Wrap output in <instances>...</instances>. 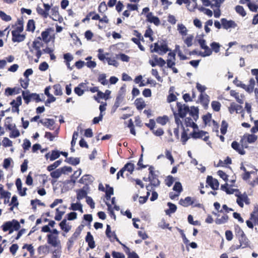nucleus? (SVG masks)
<instances>
[{"label": "nucleus", "instance_id": "1", "mask_svg": "<svg viewBox=\"0 0 258 258\" xmlns=\"http://www.w3.org/2000/svg\"><path fill=\"white\" fill-rule=\"evenodd\" d=\"M154 169V168L153 166H149V181H150V183L146 186V188L148 191L153 190L154 187L158 186L160 183L158 176L155 174Z\"/></svg>", "mask_w": 258, "mask_h": 258}, {"label": "nucleus", "instance_id": "2", "mask_svg": "<svg viewBox=\"0 0 258 258\" xmlns=\"http://www.w3.org/2000/svg\"><path fill=\"white\" fill-rule=\"evenodd\" d=\"M22 96L25 103L28 104L31 101H35L36 102H41L42 100L39 95L37 93H30L29 91H22Z\"/></svg>", "mask_w": 258, "mask_h": 258}, {"label": "nucleus", "instance_id": "3", "mask_svg": "<svg viewBox=\"0 0 258 258\" xmlns=\"http://www.w3.org/2000/svg\"><path fill=\"white\" fill-rule=\"evenodd\" d=\"M84 226L83 225H79L75 232L73 234L71 237L68 239V241L67 243V249L69 251L70 250L73 246L74 243L75 241H76L78 237L80 236L81 231H82Z\"/></svg>", "mask_w": 258, "mask_h": 258}, {"label": "nucleus", "instance_id": "4", "mask_svg": "<svg viewBox=\"0 0 258 258\" xmlns=\"http://www.w3.org/2000/svg\"><path fill=\"white\" fill-rule=\"evenodd\" d=\"M233 83L237 86L242 88V89H244L246 92L250 93L253 92L255 83V80L253 78H251L249 80V84L247 86L242 83L241 81L238 80L237 78H236L234 80Z\"/></svg>", "mask_w": 258, "mask_h": 258}, {"label": "nucleus", "instance_id": "5", "mask_svg": "<svg viewBox=\"0 0 258 258\" xmlns=\"http://www.w3.org/2000/svg\"><path fill=\"white\" fill-rule=\"evenodd\" d=\"M257 140V136L254 134H245L241 138L240 143L244 146V148L248 147V144H253Z\"/></svg>", "mask_w": 258, "mask_h": 258}, {"label": "nucleus", "instance_id": "6", "mask_svg": "<svg viewBox=\"0 0 258 258\" xmlns=\"http://www.w3.org/2000/svg\"><path fill=\"white\" fill-rule=\"evenodd\" d=\"M44 9H42L39 5L36 7L37 14L43 19H46L49 17V12L51 9V6L48 4L43 3Z\"/></svg>", "mask_w": 258, "mask_h": 258}, {"label": "nucleus", "instance_id": "7", "mask_svg": "<svg viewBox=\"0 0 258 258\" xmlns=\"http://www.w3.org/2000/svg\"><path fill=\"white\" fill-rule=\"evenodd\" d=\"M47 243L53 247H60V241L58 236L53 234H48L46 235Z\"/></svg>", "mask_w": 258, "mask_h": 258}, {"label": "nucleus", "instance_id": "8", "mask_svg": "<svg viewBox=\"0 0 258 258\" xmlns=\"http://www.w3.org/2000/svg\"><path fill=\"white\" fill-rule=\"evenodd\" d=\"M238 239L239 240L240 244L236 246L232 245L231 247L232 250L238 249L240 248H244L249 246V241L246 236V235H244L242 237H238Z\"/></svg>", "mask_w": 258, "mask_h": 258}, {"label": "nucleus", "instance_id": "9", "mask_svg": "<svg viewBox=\"0 0 258 258\" xmlns=\"http://www.w3.org/2000/svg\"><path fill=\"white\" fill-rule=\"evenodd\" d=\"M169 49L166 43H162L161 45H159L158 43H154V48L151 50V52H157L159 54L166 53Z\"/></svg>", "mask_w": 258, "mask_h": 258}, {"label": "nucleus", "instance_id": "10", "mask_svg": "<svg viewBox=\"0 0 258 258\" xmlns=\"http://www.w3.org/2000/svg\"><path fill=\"white\" fill-rule=\"evenodd\" d=\"M206 134H208V133L204 131H199L198 132L194 131L190 134L189 136L194 139H202L204 141L207 142L209 141V136H205Z\"/></svg>", "mask_w": 258, "mask_h": 258}, {"label": "nucleus", "instance_id": "11", "mask_svg": "<svg viewBox=\"0 0 258 258\" xmlns=\"http://www.w3.org/2000/svg\"><path fill=\"white\" fill-rule=\"evenodd\" d=\"M176 106L178 115L181 118H184L188 111H189V107L180 102H177Z\"/></svg>", "mask_w": 258, "mask_h": 258}, {"label": "nucleus", "instance_id": "12", "mask_svg": "<svg viewBox=\"0 0 258 258\" xmlns=\"http://www.w3.org/2000/svg\"><path fill=\"white\" fill-rule=\"evenodd\" d=\"M206 187L210 186L213 190H217L219 188V183L217 179L214 178L212 176L208 175L206 179Z\"/></svg>", "mask_w": 258, "mask_h": 258}, {"label": "nucleus", "instance_id": "13", "mask_svg": "<svg viewBox=\"0 0 258 258\" xmlns=\"http://www.w3.org/2000/svg\"><path fill=\"white\" fill-rule=\"evenodd\" d=\"M51 251V247L49 245L44 244L40 245L37 248V252L41 257H44L45 256L48 254Z\"/></svg>", "mask_w": 258, "mask_h": 258}, {"label": "nucleus", "instance_id": "14", "mask_svg": "<svg viewBox=\"0 0 258 258\" xmlns=\"http://www.w3.org/2000/svg\"><path fill=\"white\" fill-rule=\"evenodd\" d=\"M222 27L225 29L229 28H234L237 26L236 23L233 20H227L226 18H222L221 19Z\"/></svg>", "mask_w": 258, "mask_h": 258}, {"label": "nucleus", "instance_id": "15", "mask_svg": "<svg viewBox=\"0 0 258 258\" xmlns=\"http://www.w3.org/2000/svg\"><path fill=\"white\" fill-rule=\"evenodd\" d=\"M243 110L244 109L241 105L237 104L234 102L231 103L228 107V111L231 114H233L234 112L239 113Z\"/></svg>", "mask_w": 258, "mask_h": 258}, {"label": "nucleus", "instance_id": "16", "mask_svg": "<svg viewBox=\"0 0 258 258\" xmlns=\"http://www.w3.org/2000/svg\"><path fill=\"white\" fill-rule=\"evenodd\" d=\"M231 147L239 154L243 155L245 154V151L244 150V146L242 144L238 143L236 141H233L231 144Z\"/></svg>", "mask_w": 258, "mask_h": 258}, {"label": "nucleus", "instance_id": "17", "mask_svg": "<svg viewBox=\"0 0 258 258\" xmlns=\"http://www.w3.org/2000/svg\"><path fill=\"white\" fill-rule=\"evenodd\" d=\"M146 20L151 23H153L156 26H159L160 24L159 18L153 16L152 12L148 13L146 15Z\"/></svg>", "mask_w": 258, "mask_h": 258}, {"label": "nucleus", "instance_id": "18", "mask_svg": "<svg viewBox=\"0 0 258 258\" xmlns=\"http://www.w3.org/2000/svg\"><path fill=\"white\" fill-rule=\"evenodd\" d=\"M196 199L192 200L190 197H187L184 199H181L179 201V204L184 207H187L190 205H194Z\"/></svg>", "mask_w": 258, "mask_h": 258}, {"label": "nucleus", "instance_id": "19", "mask_svg": "<svg viewBox=\"0 0 258 258\" xmlns=\"http://www.w3.org/2000/svg\"><path fill=\"white\" fill-rule=\"evenodd\" d=\"M39 122H40L44 126H46L49 130H53V126L55 123V121L53 119L45 118L44 120L41 119L39 120Z\"/></svg>", "mask_w": 258, "mask_h": 258}, {"label": "nucleus", "instance_id": "20", "mask_svg": "<svg viewBox=\"0 0 258 258\" xmlns=\"http://www.w3.org/2000/svg\"><path fill=\"white\" fill-rule=\"evenodd\" d=\"M199 99L204 108L205 109H207L210 101L209 96L206 94H201Z\"/></svg>", "mask_w": 258, "mask_h": 258}, {"label": "nucleus", "instance_id": "21", "mask_svg": "<svg viewBox=\"0 0 258 258\" xmlns=\"http://www.w3.org/2000/svg\"><path fill=\"white\" fill-rule=\"evenodd\" d=\"M93 181V177L89 174L83 175L79 180L80 183L88 185L91 184Z\"/></svg>", "mask_w": 258, "mask_h": 258}, {"label": "nucleus", "instance_id": "22", "mask_svg": "<svg viewBox=\"0 0 258 258\" xmlns=\"http://www.w3.org/2000/svg\"><path fill=\"white\" fill-rule=\"evenodd\" d=\"M12 41L14 42H20L24 41L25 39V35L20 34V33H16L15 31H12Z\"/></svg>", "mask_w": 258, "mask_h": 258}, {"label": "nucleus", "instance_id": "23", "mask_svg": "<svg viewBox=\"0 0 258 258\" xmlns=\"http://www.w3.org/2000/svg\"><path fill=\"white\" fill-rule=\"evenodd\" d=\"M86 83H81L77 87L75 88L74 92L77 95L81 96L84 93Z\"/></svg>", "mask_w": 258, "mask_h": 258}, {"label": "nucleus", "instance_id": "24", "mask_svg": "<svg viewBox=\"0 0 258 258\" xmlns=\"http://www.w3.org/2000/svg\"><path fill=\"white\" fill-rule=\"evenodd\" d=\"M169 58L167 60V65L169 68H172L175 65V53L173 52H170L168 54Z\"/></svg>", "mask_w": 258, "mask_h": 258}, {"label": "nucleus", "instance_id": "25", "mask_svg": "<svg viewBox=\"0 0 258 258\" xmlns=\"http://www.w3.org/2000/svg\"><path fill=\"white\" fill-rule=\"evenodd\" d=\"M85 240L88 243V246L90 248L93 249L95 248V243L94 238L90 232L87 233L85 238Z\"/></svg>", "mask_w": 258, "mask_h": 258}, {"label": "nucleus", "instance_id": "26", "mask_svg": "<svg viewBox=\"0 0 258 258\" xmlns=\"http://www.w3.org/2000/svg\"><path fill=\"white\" fill-rule=\"evenodd\" d=\"M135 105L138 110H142L146 106L144 100L142 98L136 99L135 101Z\"/></svg>", "mask_w": 258, "mask_h": 258}, {"label": "nucleus", "instance_id": "27", "mask_svg": "<svg viewBox=\"0 0 258 258\" xmlns=\"http://www.w3.org/2000/svg\"><path fill=\"white\" fill-rule=\"evenodd\" d=\"M188 113H189V115L192 117L193 119L196 121L199 118L198 108L195 106H191Z\"/></svg>", "mask_w": 258, "mask_h": 258}, {"label": "nucleus", "instance_id": "28", "mask_svg": "<svg viewBox=\"0 0 258 258\" xmlns=\"http://www.w3.org/2000/svg\"><path fill=\"white\" fill-rule=\"evenodd\" d=\"M184 123L186 127H191L194 130L198 129V125L195 123L190 117H186L184 119Z\"/></svg>", "mask_w": 258, "mask_h": 258}, {"label": "nucleus", "instance_id": "29", "mask_svg": "<svg viewBox=\"0 0 258 258\" xmlns=\"http://www.w3.org/2000/svg\"><path fill=\"white\" fill-rule=\"evenodd\" d=\"M61 229L66 233H68L71 229V226L67 224V219H63L59 224Z\"/></svg>", "mask_w": 258, "mask_h": 258}, {"label": "nucleus", "instance_id": "30", "mask_svg": "<svg viewBox=\"0 0 258 258\" xmlns=\"http://www.w3.org/2000/svg\"><path fill=\"white\" fill-rule=\"evenodd\" d=\"M105 186L106 188L104 191L105 192V197L107 200H109L111 198V196L113 195V188L110 186L108 184H106Z\"/></svg>", "mask_w": 258, "mask_h": 258}, {"label": "nucleus", "instance_id": "31", "mask_svg": "<svg viewBox=\"0 0 258 258\" xmlns=\"http://www.w3.org/2000/svg\"><path fill=\"white\" fill-rule=\"evenodd\" d=\"M23 249H26L30 253V256L33 257L34 256L35 250L32 244H24L22 247Z\"/></svg>", "mask_w": 258, "mask_h": 258}, {"label": "nucleus", "instance_id": "32", "mask_svg": "<svg viewBox=\"0 0 258 258\" xmlns=\"http://www.w3.org/2000/svg\"><path fill=\"white\" fill-rule=\"evenodd\" d=\"M64 161L70 164L76 166L80 163V160L79 158H74L72 157L66 158Z\"/></svg>", "mask_w": 258, "mask_h": 258}, {"label": "nucleus", "instance_id": "33", "mask_svg": "<svg viewBox=\"0 0 258 258\" xmlns=\"http://www.w3.org/2000/svg\"><path fill=\"white\" fill-rule=\"evenodd\" d=\"M12 224L13 223L11 221L5 222L2 226L3 230L5 232L9 231V233H12L13 232Z\"/></svg>", "mask_w": 258, "mask_h": 258}, {"label": "nucleus", "instance_id": "34", "mask_svg": "<svg viewBox=\"0 0 258 258\" xmlns=\"http://www.w3.org/2000/svg\"><path fill=\"white\" fill-rule=\"evenodd\" d=\"M87 191L83 189H80L77 191V199L78 201H80L84 198L88 197Z\"/></svg>", "mask_w": 258, "mask_h": 258}, {"label": "nucleus", "instance_id": "35", "mask_svg": "<svg viewBox=\"0 0 258 258\" xmlns=\"http://www.w3.org/2000/svg\"><path fill=\"white\" fill-rule=\"evenodd\" d=\"M177 30L182 36H184L187 34V29L182 24H178Z\"/></svg>", "mask_w": 258, "mask_h": 258}, {"label": "nucleus", "instance_id": "36", "mask_svg": "<svg viewBox=\"0 0 258 258\" xmlns=\"http://www.w3.org/2000/svg\"><path fill=\"white\" fill-rule=\"evenodd\" d=\"M61 162L62 160L60 159L55 161L53 163L47 166V170L49 172L52 171L53 170L58 167Z\"/></svg>", "mask_w": 258, "mask_h": 258}, {"label": "nucleus", "instance_id": "37", "mask_svg": "<svg viewBox=\"0 0 258 258\" xmlns=\"http://www.w3.org/2000/svg\"><path fill=\"white\" fill-rule=\"evenodd\" d=\"M167 205L169 207V209L166 210V214L167 215H170L171 213H174L175 212L177 209L176 206L170 202L167 203Z\"/></svg>", "mask_w": 258, "mask_h": 258}, {"label": "nucleus", "instance_id": "38", "mask_svg": "<svg viewBox=\"0 0 258 258\" xmlns=\"http://www.w3.org/2000/svg\"><path fill=\"white\" fill-rule=\"evenodd\" d=\"M122 168L124 171L126 170L129 172L130 174H132L135 169V165L133 163L128 162L124 165Z\"/></svg>", "mask_w": 258, "mask_h": 258}, {"label": "nucleus", "instance_id": "39", "mask_svg": "<svg viewBox=\"0 0 258 258\" xmlns=\"http://www.w3.org/2000/svg\"><path fill=\"white\" fill-rule=\"evenodd\" d=\"M123 98H124L123 94L120 93L119 94H118L117 96L116 99H115L114 104V107L115 108H117L119 106L120 104L122 102Z\"/></svg>", "mask_w": 258, "mask_h": 258}, {"label": "nucleus", "instance_id": "40", "mask_svg": "<svg viewBox=\"0 0 258 258\" xmlns=\"http://www.w3.org/2000/svg\"><path fill=\"white\" fill-rule=\"evenodd\" d=\"M168 120V117L166 115H164L163 116H159L156 119L157 122L162 125H165Z\"/></svg>", "mask_w": 258, "mask_h": 258}, {"label": "nucleus", "instance_id": "41", "mask_svg": "<svg viewBox=\"0 0 258 258\" xmlns=\"http://www.w3.org/2000/svg\"><path fill=\"white\" fill-rule=\"evenodd\" d=\"M35 29V21L33 19L28 20L26 30L34 32Z\"/></svg>", "mask_w": 258, "mask_h": 258}, {"label": "nucleus", "instance_id": "42", "mask_svg": "<svg viewBox=\"0 0 258 258\" xmlns=\"http://www.w3.org/2000/svg\"><path fill=\"white\" fill-rule=\"evenodd\" d=\"M210 46L212 49V52L213 51L215 53H218L220 51L221 45L216 42H213L210 44Z\"/></svg>", "mask_w": 258, "mask_h": 258}, {"label": "nucleus", "instance_id": "43", "mask_svg": "<svg viewBox=\"0 0 258 258\" xmlns=\"http://www.w3.org/2000/svg\"><path fill=\"white\" fill-rule=\"evenodd\" d=\"M228 219V216L227 214H224L221 218H217L215 220V223L218 225L224 224L227 222Z\"/></svg>", "mask_w": 258, "mask_h": 258}, {"label": "nucleus", "instance_id": "44", "mask_svg": "<svg viewBox=\"0 0 258 258\" xmlns=\"http://www.w3.org/2000/svg\"><path fill=\"white\" fill-rule=\"evenodd\" d=\"M235 196L237 197V198L236 200V203L240 207L243 208L244 206V204L242 194H241L240 192L239 191L238 193L235 194Z\"/></svg>", "mask_w": 258, "mask_h": 258}, {"label": "nucleus", "instance_id": "45", "mask_svg": "<svg viewBox=\"0 0 258 258\" xmlns=\"http://www.w3.org/2000/svg\"><path fill=\"white\" fill-rule=\"evenodd\" d=\"M221 103L218 101H213L211 103V107L214 111H219L221 109Z\"/></svg>", "mask_w": 258, "mask_h": 258}, {"label": "nucleus", "instance_id": "46", "mask_svg": "<svg viewBox=\"0 0 258 258\" xmlns=\"http://www.w3.org/2000/svg\"><path fill=\"white\" fill-rule=\"evenodd\" d=\"M235 10L237 14L242 17H244L246 15L245 11L244 10L243 7L241 6H236L235 8Z\"/></svg>", "mask_w": 258, "mask_h": 258}, {"label": "nucleus", "instance_id": "47", "mask_svg": "<svg viewBox=\"0 0 258 258\" xmlns=\"http://www.w3.org/2000/svg\"><path fill=\"white\" fill-rule=\"evenodd\" d=\"M54 89V94L56 96H59L62 95V89L61 86L59 84L54 85L53 86Z\"/></svg>", "mask_w": 258, "mask_h": 258}, {"label": "nucleus", "instance_id": "48", "mask_svg": "<svg viewBox=\"0 0 258 258\" xmlns=\"http://www.w3.org/2000/svg\"><path fill=\"white\" fill-rule=\"evenodd\" d=\"M18 26L16 28L15 30L12 31H15L16 33H21L23 31V22L22 20L19 19L17 22Z\"/></svg>", "mask_w": 258, "mask_h": 258}, {"label": "nucleus", "instance_id": "49", "mask_svg": "<svg viewBox=\"0 0 258 258\" xmlns=\"http://www.w3.org/2000/svg\"><path fill=\"white\" fill-rule=\"evenodd\" d=\"M106 76L105 74H100L98 77V81L103 85H106L108 81L106 79Z\"/></svg>", "mask_w": 258, "mask_h": 258}, {"label": "nucleus", "instance_id": "50", "mask_svg": "<svg viewBox=\"0 0 258 258\" xmlns=\"http://www.w3.org/2000/svg\"><path fill=\"white\" fill-rule=\"evenodd\" d=\"M194 36L193 35H189L184 39V42L186 44L187 47H190L192 45V41Z\"/></svg>", "mask_w": 258, "mask_h": 258}, {"label": "nucleus", "instance_id": "51", "mask_svg": "<svg viewBox=\"0 0 258 258\" xmlns=\"http://www.w3.org/2000/svg\"><path fill=\"white\" fill-rule=\"evenodd\" d=\"M189 139V137L187 134L185 128L183 129V132L181 133V141L183 145H185Z\"/></svg>", "mask_w": 258, "mask_h": 258}, {"label": "nucleus", "instance_id": "52", "mask_svg": "<svg viewBox=\"0 0 258 258\" xmlns=\"http://www.w3.org/2000/svg\"><path fill=\"white\" fill-rule=\"evenodd\" d=\"M59 151L56 150H52L50 156V160L53 161L59 157Z\"/></svg>", "mask_w": 258, "mask_h": 258}, {"label": "nucleus", "instance_id": "53", "mask_svg": "<svg viewBox=\"0 0 258 258\" xmlns=\"http://www.w3.org/2000/svg\"><path fill=\"white\" fill-rule=\"evenodd\" d=\"M197 5V0H190L189 3L186 4V7L189 11H192L196 8Z\"/></svg>", "mask_w": 258, "mask_h": 258}, {"label": "nucleus", "instance_id": "54", "mask_svg": "<svg viewBox=\"0 0 258 258\" xmlns=\"http://www.w3.org/2000/svg\"><path fill=\"white\" fill-rule=\"evenodd\" d=\"M17 101L18 102L19 104H18V105H16V106H13V107H12V111L13 112H17L18 113L19 112V107L22 104V98H21V96H19L17 97Z\"/></svg>", "mask_w": 258, "mask_h": 258}, {"label": "nucleus", "instance_id": "55", "mask_svg": "<svg viewBox=\"0 0 258 258\" xmlns=\"http://www.w3.org/2000/svg\"><path fill=\"white\" fill-rule=\"evenodd\" d=\"M19 82L21 84V87L26 89L28 88L29 85V78H25L24 79H23L21 78L19 80Z\"/></svg>", "mask_w": 258, "mask_h": 258}, {"label": "nucleus", "instance_id": "56", "mask_svg": "<svg viewBox=\"0 0 258 258\" xmlns=\"http://www.w3.org/2000/svg\"><path fill=\"white\" fill-rule=\"evenodd\" d=\"M97 95V97L94 96V98L95 100L98 102H99V99H105V100H106L109 98V97L106 96L105 94H104V93L100 91H98Z\"/></svg>", "mask_w": 258, "mask_h": 258}, {"label": "nucleus", "instance_id": "57", "mask_svg": "<svg viewBox=\"0 0 258 258\" xmlns=\"http://www.w3.org/2000/svg\"><path fill=\"white\" fill-rule=\"evenodd\" d=\"M50 174L51 177L56 179L59 178L62 174L60 168H58L55 171H51Z\"/></svg>", "mask_w": 258, "mask_h": 258}, {"label": "nucleus", "instance_id": "58", "mask_svg": "<svg viewBox=\"0 0 258 258\" xmlns=\"http://www.w3.org/2000/svg\"><path fill=\"white\" fill-rule=\"evenodd\" d=\"M58 133V132L56 131L55 135H53L50 132H46L44 137H45V138L48 139L50 141H53L55 137L57 136Z\"/></svg>", "mask_w": 258, "mask_h": 258}, {"label": "nucleus", "instance_id": "59", "mask_svg": "<svg viewBox=\"0 0 258 258\" xmlns=\"http://www.w3.org/2000/svg\"><path fill=\"white\" fill-rule=\"evenodd\" d=\"M64 213V211H59V208H56V214L54 217L55 220L56 221H60L61 219L62 216L63 215Z\"/></svg>", "mask_w": 258, "mask_h": 258}, {"label": "nucleus", "instance_id": "60", "mask_svg": "<svg viewBox=\"0 0 258 258\" xmlns=\"http://www.w3.org/2000/svg\"><path fill=\"white\" fill-rule=\"evenodd\" d=\"M173 189L177 193L180 194L182 190V187L181 183L179 182H176L173 186Z\"/></svg>", "mask_w": 258, "mask_h": 258}, {"label": "nucleus", "instance_id": "61", "mask_svg": "<svg viewBox=\"0 0 258 258\" xmlns=\"http://www.w3.org/2000/svg\"><path fill=\"white\" fill-rule=\"evenodd\" d=\"M0 18L6 22H8L11 20V17L7 15L4 12L0 11Z\"/></svg>", "mask_w": 258, "mask_h": 258}, {"label": "nucleus", "instance_id": "62", "mask_svg": "<svg viewBox=\"0 0 258 258\" xmlns=\"http://www.w3.org/2000/svg\"><path fill=\"white\" fill-rule=\"evenodd\" d=\"M228 127V123L225 120H223L221 123V127L220 128L221 133L223 135L226 134Z\"/></svg>", "mask_w": 258, "mask_h": 258}, {"label": "nucleus", "instance_id": "63", "mask_svg": "<svg viewBox=\"0 0 258 258\" xmlns=\"http://www.w3.org/2000/svg\"><path fill=\"white\" fill-rule=\"evenodd\" d=\"M258 215V205H255L254 206L253 210L250 215V220L255 219V217Z\"/></svg>", "mask_w": 258, "mask_h": 258}, {"label": "nucleus", "instance_id": "64", "mask_svg": "<svg viewBox=\"0 0 258 258\" xmlns=\"http://www.w3.org/2000/svg\"><path fill=\"white\" fill-rule=\"evenodd\" d=\"M111 255L113 258H125L124 254L120 252L113 251Z\"/></svg>", "mask_w": 258, "mask_h": 258}]
</instances>
